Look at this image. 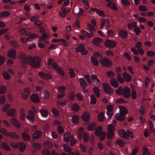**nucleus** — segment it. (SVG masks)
I'll return each mask as SVG.
<instances>
[{
    "label": "nucleus",
    "instance_id": "5fc2aeb1",
    "mask_svg": "<svg viewBox=\"0 0 155 155\" xmlns=\"http://www.w3.org/2000/svg\"><path fill=\"white\" fill-rule=\"evenodd\" d=\"M116 143L121 147H123L125 144V142L123 140L120 139H118L116 142Z\"/></svg>",
    "mask_w": 155,
    "mask_h": 155
},
{
    "label": "nucleus",
    "instance_id": "c03bdc74",
    "mask_svg": "<svg viewBox=\"0 0 155 155\" xmlns=\"http://www.w3.org/2000/svg\"><path fill=\"white\" fill-rule=\"evenodd\" d=\"M71 120L74 123L76 124L79 121V117L77 115H74L72 117Z\"/></svg>",
    "mask_w": 155,
    "mask_h": 155
},
{
    "label": "nucleus",
    "instance_id": "dca6fc26",
    "mask_svg": "<svg viewBox=\"0 0 155 155\" xmlns=\"http://www.w3.org/2000/svg\"><path fill=\"white\" fill-rule=\"evenodd\" d=\"M10 122L11 124L18 129L21 127V123L17 119L13 118L11 120Z\"/></svg>",
    "mask_w": 155,
    "mask_h": 155
},
{
    "label": "nucleus",
    "instance_id": "423d86ee",
    "mask_svg": "<svg viewBox=\"0 0 155 155\" xmlns=\"http://www.w3.org/2000/svg\"><path fill=\"white\" fill-rule=\"evenodd\" d=\"M102 88L104 92L108 94L113 93V91L109 84L106 83L102 84Z\"/></svg>",
    "mask_w": 155,
    "mask_h": 155
},
{
    "label": "nucleus",
    "instance_id": "49530a36",
    "mask_svg": "<svg viewBox=\"0 0 155 155\" xmlns=\"http://www.w3.org/2000/svg\"><path fill=\"white\" fill-rule=\"evenodd\" d=\"M64 150L67 152H71V148L67 144H64L63 145Z\"/></svg>",
    "mask_w": 155,
    "mask_h": 155
},
{
    "label": "nucleus",
    "instance_id": "4be33fe9",
    "mask_svg": "<svg viewBox=\"0 0 155 155\" xmlns=\"http://www.w3.org/2000/svg\"><path fill=\"white\" fill-rule=\"evenodd\" d=\"M91 78L93 81L96 84L98 85L100 84V80L96 75L94 74H92L91 76Z\"/></svg>",
    "mask_w": 155,
    "mask_h": 155
},
{
    "label": "nucleus",
    "instance_id": "338daca9",
    "mask_svg": "<svg viewBox=\"0 0 155 155\" xmlns=\"http://www.w3.org/2000/svg\"><path fill=\"white\" fill-rule=\"evenodd\" d=\"M83 10L81 8H79V12L76 14V16L78 17H80L81 16L83 15Z\"/></svg>",
    "mask_w": 155,
    "mask_h": 155
},
{
    "label": "nucleus",
    "instance_id": "4468645a",
    "mask_svg": "<svg viewBox=\"0 0 155 155\" xmlns=\"http://www.w3.org/2000/svg\"><path fill=\"white\" fill-rule=\"evenodd\" d=\"M123 95L126 98H128L130 94V88L128 87H125L123 90Z\"/></svg>",
    "mask_w": 155,
    "mask_h": 155
},
{
    "label": "nucleus",
    "instance_id": "a211bd4d",
    "mask_svg": "<svg viewBox=\"0 0 155 155\" xmlns=\"http://www.w3.org/2000/svg\"><path fill=\"white\" fill-rule=\"evenodd\" d=\"M72 136L69 132H65L64 134L63 141L66 143L69 142L70 138Z\"/></svg>",
    "mask_w": 155,
    "mask_h": 155
},
{
    "label": "nucleus",
    "instance_id": "2eb2a0df",
    "mask_svg": "<svg viewBox=\"0 0 155 155\" xmlns=\"http://www.w3.org/2000/svg\"><path fill=\"white\" fill-rule=\"evenodd\" d=\"M81 118L85 122L88 121L89 120L90 118V116L89 112L87 111H85L83 113Z\"/></svg>",
    "mask_w": 155,
    "mask_h": 155
},
{
    "label": "nucleus",
    "instance_id": "1a4fd4ad",
    "mask_svg": "<svg viewBox=\"0 0 155 155\" xmlns=\"http://www.w3.org/2000/svg\"><path fill=\"white\" fill-rule=\"evenodd\" d=\"M16 51L14 49L9 50L7 52V55L10 58L15 59L16 58Z\"/></svg>",
    "mask_w": 155,
    "mask_h": 155
},
{
    "label": "nucleus",
    "instance_id": "bb28decb",
    "mask_svg": "<svg viewBox=\"0 0 155 155\" xmlns=\"http://www.w3.org/2000/svg\"><path fill=\"white\" fill-rule=\"evenodd\" d=\"M137 25V24L135 22L132 21L127 24V26L129 29L132 30L133 28H135Z\"/></svg>",
    "mask_w": 155,
    "mask_h": 155
},
{
    "label": "nucleus",
    "instance_id": "9d476101",
    "mask_svg": "<svg viewBox=\"0 0 155 155\" xmlns=\"http://www.w3.org/2000/svg\"><path fill=\"white\" fill-rule=\"evenodd\" d=\"M38 75L41 78L44 80L50 79L52 78V76L50 74L48 73L45 74L41 71L38 73Z\"/></svg>",
    "mask_w": 155,
    "mask_h": 155
},
{
    "label": "nucleus",
    "instance_id": "c9c22d12",
    "mask_svg": "<svg viewBox=\"0 0 155 155\" xmlns=\"http://www.w3.org/2000/svg\"><path fill=\"white\" fill-rule=\"evenodd\" d=\"M96 126V123L93 122L90 124L87 127V129L90 131L94 130Z\"/></svg>",
    "mask_w": 155,
    "mask_h": 155
},
{
    "label": "nucleus",
    "instance_id": "473e14b6",
    "mask_svg": "<svg viewBox=\"0 0 155 155\" xmlns=\"http://www.w3.org/2000/svg\"><path fill=\"white\" fill-rule=\"evenodd\" d=\"M104 113L103 112L100 113L98 115V119L99 121L103 122L105 120Z\"/></svg>",
    "mask_w": 155,
    "mask_h": 155
},
{
    "label": "nucleus",
    "instance_id": "ddd939ff",
    "mask_svg": "<svg viewBox=\"0 0 155 155\" xmlns=\"http://www.w3.org/2000/svg\"><path fill=\"white\" fill-rule=\"evenodd\" d=\"M61 10L62 11V12H60L59 14L61 17H64L70 11V8L68 7L65 8L62 6Z\"/></svg>",
    "mask_w": 155,
    "mask_h": 155
},
{
    "label": "nucleus",
    "instance_id": "0e129e2a",
    "mask_svg": "<svg viewBox=\"0 0 155 155\" xmlns=\"http://www.w3.org/2000/svg\"><path fill=\"white\" fill-rule=\"evenodd\" d=\"M79 148L83 152H85L87 150L86 146L85 145L82 144L80 143L79 146Z\"/></svg>",
    "mask_w": 155,
    "mask_h": 155
},
{
    "label": "nucleus",
    "instance_id": "c85d7f7f",
    "mask_svg": "<svg viewBox=\"0 0 155 155\" xmlns=\"http://www.w3.org/2000/svg\"><path fill=\"white\" fill-rule=\"evenodd\" d=\"M111 84L115 87H117L118 86V83L116 79L112 78L110 80Z\"/></svg>",
    "mask_w": 155,
    "mask_h": 155
},
{
    "label": "nucleus",
    "instance_id": "58836bf2",
    "mask_svg": "<svg viewBox=\"0 0 155 155\" xmlns=\"http://www.w3.org/2000/svg\"><path fill=\"white\" fill-rule=\"evenodd\" d=\"M50 37V35L49 33H44L42 34V36L41 37H39V41H41L42 39H47L49 38Z\"/></svg>",
    "mask_w": 155,
    "mask_h": 155
},
{
    "label": "nucleus",
    "instance_id": "69168bd1",
    "mask_svg": "<svg viewBox=\"0 0 155 155\" xmlns=\"http://www.w3.org/2000/svg\"><path fill=\"white\" fill-rule=\"evenodd\" d=\"M123 90V88L122 87H119L116 90V91L117 94L119 95H122Z\"/></svg>",
    "mask_w": 155,
    "mask_h": 155
},
{
    "label": "nucleus",
    "instance_id": "ea45409f",
    "mask_svg": "<svg viewBox=\"0 0 155 155\" xmlns=\"http://www.w3.org/2000/svg\"><path fill=\"white\" fill-rule=\"evenodd\" d=\"M26 35L28 36L29 38H27V39L28 40L30 41V38L34 39L35 38H37L38 37V35L36 34L35 33L31 34L30 33H28L26 34Z\"/></svg>",
    "mask_w": 155,
    "mask_h": 155
},
{
    "label": "nucleus",
    "instance_id": "b1692460",
    "mask_svg": "<svg viewBox=\"0 0 155 155\" xmlns=\"http://www.w3.org/2000/svg\"><path fill=\"white\" fill-rule=\"evenodd\" d=\"M25 113L24 110L22 109L20 110V114L19 116V118L20 120L24 121L25 119Z\"/></svg>",
    "mask_w": 155,
    "mask_h": 155
},
{
    "label": "nucleus",
    "instance_id": "7c9ffc66",
    "mask_svg": "<svg viewBox=\"0 0 155 155\" xmlns=\"http://www.w3.org/2000/svg\"><path fill=\"white\" fill-rule=\"evenodd\" d=\"M16 112V110L15 109L12 108L9 109L7 112L6 114L7 115L9 116H14Z\"/></svg>",
    "mask_w": 155,
    "mask_h": 155
},
{
    "label": "nucleus",
    "instance_id": "a18cd8bd",
    "mask_svg": "<svg viewBox=\"0 0 155 155\" xmlns=\"http://www.w3.org/2000/svg\"><path fill=\"white\" fill-rule=\"evenodd\" d=\"M2 147L6 150H10V148L8 144L5 142H3L2 143Z\"/></svg>",
    "mask_w": 155,
    "mask_h": 155
},
{
    "label": "nucleus",
    "instance_id": "603ef678",
    "mask_svg": "<svg viewBox=\"0 0 155 155\" xmlns=\"http://www.w3.org/2000/svg\"><path fill=\"white\" fill-rule=\"evenodd\" d=\"M3 77L6 79L8 80L11 77L9 74L5 71H3L2 73Z\"/></svg>",
    "mask_w": 155,
    "mask_h": 155
},
{
    "label": "nucleus",
    "instance_id": "f3484780",
    "mask_svg": "<svg viewBox=\"0 0 155 155\" xmlns=\"http://www.w3.org/2000/svg\"><path fill=\"white\" fill-rule=\"evenodd\" d=\"M115 117L117 120L121 121L124 119L126 117V116L119 112L115 114Z\"/></svg>",
    "mask_w": 155,
    "mask_h": 155
},
{
    "label": "nucleus",
    "instance_id": "6e6d98bb",
    "mask_svg": "<svg viewBox=\"0 0 155 155\" xmlns=\"http://www.w3.org/2000/svg\"><path fill=\"white\" fill-rule=\"evenodd\" d=\"M84 131V128H80L78 131V137L80 139L82 138V135L83 132Z\"/></svg>",
    "mask_w": 155,
    "mask_h": 155
},
{
    "label": "nucleus",
    "instance_id": "20e7f679",
    "mask_svg": "<svg viewBox=\"0 0 155 155\" xmlns=\"http://www.w3.org/2000/svg\"><path fill=\"white\" fill-rule=\"evenodd\" d=\"M100 63L106 67H109L112 66L113 63L112 62L107 58H103L99 60Z\"/></svg>",
    "mask_w": 155,
    "mask_h": 155
},
{
    "label": "nucleus",
    "instance_id": "774afa93",
    "mask_svg": "<svg viewBox=\"0 0 155 155\" xmlns=\"http://www.w3.org/2000/svg\"><path fill=\"white\" fill-rule=\"evenodd\" d=\"M42 153L43 155H51L50 151L48 149L43 150Z\"/></svg>",
    "mask_w": 155,
    "mask_h": 155
},
{
    "label": "nucleus",
    "instance_id": "e433bc0d",
    "mask_svg": "<svg viewBox=\"0 0 155 155\" xmlns=\"http://www.w3.org/2000/svg\"><path fill=\"white\" fill-rule=\"evenodd\" d=\"M123 74V77L126 81L128 82L131 81V78L129 74L126 72H124Z\"/></svg>",
    "mask_w": 155,
    "mask_h": 155
},
{
    "label": "nucleus",
    "instance_id": "f257e3e1",
    "mask_svg": "<svg viewBox=\"0 0 155 155\" xmlns=\"http://www.w3.org/2000/svg\"><path fill=\"white\" fill-rule=\"evenodd\" d=\"M23 62L26 64H28L34 68L39 67L40 60L39 57L35 56L34 57L31 56L27 57L24 58Z\"/></svg>",
    "mask_w": 155,
    "mask_h": 155
},
{
    "label": "nucleus",
    "instance_id": "4c0bfd02",
    "mask_svg": "<svg viewBox=\"0 0 155 155\" xmlns=\"http://www.w3.org/2000/svg\"><path fill=\"white\" fill-rule=\"evenodd\" d=\"M107 6L114 10H117V8L115 4L112 2H110L107 3Z\"/></svg>",
    "mask_w": 155,
    "mask_h": 155
},
{
    "label": "nucleus",
    "instance_id": "5701e85b",
    "mask_svg": "<svg viewBox=\"0 0 155 155\" xmlns=\"http://www.w3.org/2000/svg\"><path fill=\"white\" fill-rule=\"evenodd\" d=\"M41 135V131L39 130H37L33 134L32 138L33 139H36L40 137Z\"/></svg>",
    "mask_w": 155,
    "mask_h": 155
},
{
    "label": "nucleus",
    "instance_id": "f8f14e48",
    "mask_svg": "<svg viewBox=\"0 0 155 155\" xmlns=\"http://www.w3.org/2000/svg\"><path fill=\"white\" fill-rule=\"evenodd\" d=\"M28 115L26 117L28 120L31 122H33L35 120V115L34 113L31 110L28 112Z\"/></svg>",
    "mask_w": 155,
    "mask_h": 155
},
{
    "label": "nucleus",
    "instance_id": "7ed1b4c3",
    "mask_svg": "<svg viewBox=\"0 0 155 155\" xmlns=\"http://www.w3.org/2000/svg\"><path fill=\"white\" fill-rule=\"evenodd\" d=\"M102 129L101 126H99L95 131L96 135L100 137V140H104L106 136V133L102 131Z\"/></svg>",
    "mask_w": 155,
    "mask_h": 155
},
{
    "label": "nucleus",
    "instance_id": "9b49d317",
    "mask_svg": "<svg viewBox=\"0 0 155 155\" xmlns=\"http://www.w3.org/2000/svg\"><path fill=\"white\" fill-rule=\"evenodd\" d=\"M106 109L107 110L106 113L108 116L109 119H110L113 114V106L112 105H109L106 107Z\"/></svg>",
    "mask_w": 155,
    "mask_h": 155
},
{
    "label": "nucleus",
    "instance_id": "2f4dec72",
    "mask_svg": "<svg viewBox=\"0 0 155 155\" xmlns=\"http://www.w3.org/2000/svg\"><path fill=\"white\" fill-rule=\"evenodd\" d=\"M71 109L74 111H78L80 109V107L76 103H74L71 106Z\"/></svg>",
    "mask_w": 155,
    "mask_h": 155
},
{
    "label": "nucleus",
    "instance_id": "393cba45",
    "mask_svg": "<svg viewBox=\"0 0 155 155\" xmlns=\"http://www.w3.org/2000/svg\"><path fill=\"white\" fill-rule=\"evenodd\" d=\"M18 147L20 151L23 152L25 151L26 147V145L25 143L23 142H20L18 143Z\"/></svg>",
    "mask_w": 155,
    "mask_h": 155
},
{
    "label": "nucleus",
    "instance_id": "6ab92c4d",
    "mask_svg": "<svg viewBox=\"0 0 155 155\" xmlns=\"http://www.w3.org/2000/svg\"><path fill=\"white\" fill-rule=\"evenodd\" d=\"M102 42L103 40L102 39L99 38H96L93 39L92 43L96 46H99Z\"/></svg>",
    "mask_w": 155,
    "mask_h": 155
},
{
    "label": "nucleus",
    "instance_id": "aec40b11",
    "mask_svg": "<svg viewBox=\"0 0 155 155\" xmlns=\"http://www.w3.org/2000/svg\"><path fill=\"white\" fill-rule=\"evenodd\" d=\"M119 112L126 116V114L128 113V110L126 108L122 106H119Z\"/></svg>",
    "mask_w": 155,
    "mask_h": 155
},
{
    "label": "nucleus",
    "instance_id": "052dcab7",
    "mask_svg": "<svg viewBox=\"0 0 155 155\" xmlns=\"http://www.w3.org/2000/svg\"><path fill=\"white\" fill-rule=\"evenodd\" d=\"M107 77L108 78H112L115 76L114 73L112 71H109L106 73Z\"/></svg>",
    "mask_w": 155,
    "mask_h": 155
},
{
    "label": "nucleus",
    "instance_id": "6e6552de",
    "mask_svg": "<svg viewBox=\"0 0 155 155\" xmlns=\"http://www.w3.org/2000/svg\"><path fill=\"white\" fill-rule=\"evenodd\" d=\"M104 44L107 47L113 48L116 46V43L114 41L107 39L105 41Z\"/></svg>",
    "mask_w": 155,
    "mask_h": 155
},
{
    "label": "nucleus",
    "instance_id": "e2e57ef3",
    "mask_svg": "<svg viewBox=\"0 0 155 155\" xmlns=\"http://www.w3.org/2000/svg\"><path fill=\"white\" fill-rule=\"evenodd\" d=\"M0 132L7 136L8 135V132L5 128L0 127Z\"/></svg>",
    "mask_w": 155,
    "mask_h": 155
},
{
    "label": "nucleus",
    "instance_id": "39448f33",
    "mask_svg": "<svg viewBox=\"0 0 155 155\" xmlns=\"http://www.w3.org/2000/svg\"><path fill=\"white\" fill-rule=\"evenodd\" d=\"M76 51H77L80 52L81 54L83 55L87 54L88 52L85 49L84 45L81 44L78 45L76 48Z\"/></svg>",
    "mask_w": 155,
    "mask_h": 155
},
{
    "label": "nucleus",
    "instance_id": "f03ea898",
    "mask_svg": "<svg viewBox=\"0 0 155 155\" xmlns=\"http://www.w3.org/2000/svg\"><path fill=\"white\" fill-rule=\"evenodd\" d=\"M118 134L120 137L126 140H128L129 137L131 138L134 137L132 133L128 129H120L118 131Z\"/></svg>",
    "mask_w": 155,
    "mask_h": 155
},
{
    "label": "nucleus",
    "instance_id": "13d9d810",
    "mask_svg": "<svg viewBox=\"0 0 155 155\" xmlns=\"http://www.w3.org/2000/svg\"><path fill=\"white\" fill-rule=\"evenodd\" d=\"M32 147L34 148L39 149L41 147V145L37 143H35L32 144Z\"/></svg>",
    "mask_w": 155,
    "mask_h": 155
},
{
    "label": "nucleus",
    "instance_id": "79ce46f5",
    "mask_svg": "<svg viewBox=\"0 0 155 155\" xmlns=\"http://www.w3.org/2000/svg\"><path fill=\"white\" fill-rule=\"evenodd\" d=\"M106 55L109 57H113L114 56V53L109 50H106L105 52Z\"/></svg>",
    "mask_w": 155,
    "mask_h": 155
},
{
    "label": "nucleus",
    "instance_id": "72a5a7b5",
    "mask_svg": "<svg viewBox=\"0 0 155 155\" xmlns=\"http://www.w3.org/2000/svg\"><path fill=\"white\" fill-rule=\"evenodd\" d=\"M22 137L23 140L29 141L30 140V137L28 134L25 133L23 132L22 134Z\"/></svg>",
    "mask_w": 155,
    "mask_h": 155
},
{
    "label": "nucleus",
    "instance_id": "cd10ccee",
    "mask_svg": "<svg viewBox=\"0 0 155 155\" xmlns=\"http://www.w3.org/2000/svg\"><path fill=\"white\" fill-rule=\"evenodd\" d=\"M118 33L120 36L123 38H125L126 37L127 34L126 31L121 29L118 31Z\"/></svg>",
    "mask_w": 155,
    "mask_h": 155
},
{
    "label": "nucleus",
    "instance_id": "f704fd0d",
    "mask_svg": "<svg viewBox=\"0 0 155 155\" xmlns=\"http://www.w3.org/2000/svg\"><path fill=\"white\" fill-rule=\"evenodd\" d=\"M7 137H9L13 139H17L19 138V136L14 132L9 133L8 132Z\"/></svg>",
    "mask_w": 155,
    "mask_h": 155
},
{
    "label": "nucleus",
    "instance_id": "37998d69",
    "mask_svg": "<svg viewBox=\"0 0 155 155\" xmlns=\"http://www.w3.org/2000/svg\"><path fill=\"white\" fill-rule=\"evenodd\" d=\"M7 91V88L5 85L0 86V94H3L5 93Z\"/></svg>",
    "mask_w": 155,
    "mask_h": 155
},
{
    "label": "nucleus",
    "instance_id": "a878e982",
    "mask_svg": "<svg viewBox=\"0 0 155 155\" xmlns=\"http://www.w3.org/2000/svg\"><path fill=\"white\" fill-rule=\"evenodd\" d=\"M39 111L42 117L45 118L47 117L48 115V112L46 110L42 109L40 110Z\"/></svg>",
    "mask_w": 155,
    "mask_h": 155
},
{
    "label": "nucleus",
    "instance_id": "8fccbe9b",
    "mask_svg": "<svg viewBox=\"0 0 155 155\" xmlns=\"http://www.w3.org/2000/svg\"><path fill=\"white\" fill-rule=\"evenodd\" d=\"M107 128V132H115L114 127L112 125L108 124Z\"/></svg>",
    "mask_w": 155,
    "mask_h": 155
},
{
    "label": "nucleus",
    "instance_id": "4d7b16f0",
    "mask_svg": "<svg viewBox=\"0 0 155 155\" xmlns=\"http://www.w3.org/2000/svg\"><path fill=\"white\" fill-rule=\"evenodd\" d=\"M76 96L77 99V100L79 101H82L83 99V96L81 93H77L76 94Z\"/></svg>",
    "mask_w": 155,
    "mask_h": 155
},
{
    "label": "nucleus",
    "instance_id": "a19ab883",
    "mask_svg": "<svg viewBox=\"0 0 155 155\" xmlns=\"http://www.w3.org/2000/svg\"><path fill=\"white\" fill-rule=\"evenodd\" d=\"M91 62L92 64L95 66H97L99 65V63L97 59L93 57L91 58Z\"/></svg>",
    "mask_w": 155,
    "mask_h": 155
},
{
    "label": "nucleus",
    "instance_id": "680f3d73",
    "mask_svg": "<svg viewBox=\"0 0 155 155\" xmlns=\"http://www.w3.org/2000/svg\"><path fill=\"white\" fill-rule=\"evenodd\" d=\"M44 144L46 147L49 148H51L53 146L51 143L49 141H45L44 143Z\"/></svg>",
    "mask_w": 155,
    "mask_h": 155
},
{
    "label": "nucleus",
    "instance_id": "09e8293b",
    "mask_svg": "<svg viewBox=\"0 0 155 155\" xmlns=\"http://www.w3.org/2000/svg\"><path fill=\"white\" fill-rule=\"evenodd\" d=\"M143 155H151V153L145 146L143 147Z\"/></svg>",
    "mask_w": 155,
    "mask_h": 155
},
{
    "label": "nucleus",
    "instance_id": "3c124183",
    "mask_svg": "<svg viewBox=\"0 0 155 155\" xmlns=\"http://www.w3.org/2000/svg\"><path fill=\"white\" fill-rule=\"evenodd\" d=\"M9 43L13 47H14L15 48H19V45L17 44V42L15 40L10 41Z\"/></svg>",
    "mask_w": 155,
    "mask_h": 155
},
{
    "label": "nucleus",
    "instance_id": "c756f323",
    "mask_svg": "<svg viewBox=\"0 0 155 155\" xmlns=\"http://www.w3.org/2000/svg\"><path fill=\"white\" fill-rule=\"evenodd\" d=\"M79 81L81 86L83 88H85L87 86V84L85 81L82 78L79 79Z\"/></svg>",
    "mask_w": 155,
    "mask_h": 155
},
{
    "label": "nucleus",
    "instance_id": "bf43d9fd",
    "mask_svg": "<svg viewBox=\"0 0 155 155\" xmlns=\"http://www.w3.org/2000/svg\"><path fill=\"white\" fill-rule=\"evenodd\" d=\"M69 71V73L71 78H73L75 76V73L74 70L72 68L68 69Z\"/></svg>",
    "mask_w": 155,
    "mask_h": 155
},
{
    "label": "nucleus",
    "instance_id": "864d4df0",
    "mask_svg": "<svg viewBox=\"0 0 155 155\" xmlns=\"http://www.w3.org/2000/svg\"><path fill=\"white\" fill-rule=\"evenodd\" d=\"M91 103L93 104H96L97 102L96 99L94 95L91 94L90 95Z\"/></svg>",
    "mask_w": 155,
    "mask_h": 155
},
{
    "label": "nucleus",
    "instance_id": "de8ad7c7",
    "mask_svg": "<svg viewBox=\"0 0 155 155\" xmlns=\"http://www.w3.org/2000/svg\"><path fill=\"white\" fill-rule=\"evenodd\" d=\"M10 13L8 11L3 12L0 13V17L5 18L9 15Z\"/></svg>",
    "mask_w": 155,
    "mask_h": 155
},
{
    "label": "nucleus",
    "instance_id": "412c9836",
    "mask_svg": "<svg viewBox=\"0 0 155 155\" xmlns=\"http://www.w3.org/2000/svg\"><path fill=\"white\" fill-rule=\"evenodd\" d=\"M31 100L34 103H38L40 101L38 95L35 94H32L31 96Z\"/></svg>",
    "mask_w": 155,
    "mask_h": 155
},
{
    "label": "nucleus",
    "instance_id": "0eeeda50",
    "mask_svg": "<svg viewBox=\"0 0 155 155\" xmlns=\"http://www.w3.org/2000/svg\"><path fill=\"white\" fill-rule=\"evenodd\" d=\"M59 94H57V97L58 98H60L63 97L64 95V92L65 90V87L64 86H60L57 88Z\"/></svg>",
    "mask_w": 155,
    "mask_h": 155
}]
</instances>
